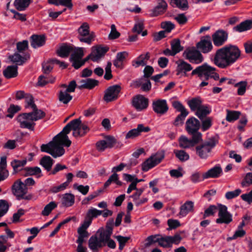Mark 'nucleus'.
<instances>
[{"label":"nucleus","instance_id":"f257e3e1","mask_svg":"<svg viewBox=\"0 0 252 252\" xmlns=\"http://www.w3.org/2000/svg\"><path fill=\"white\" fill-rule=\"evenodd\" d=\"M241 54V52L237 46L228 44L216 51L213 63L218 67L225 69L236 62Z\"/></svg>","mask_w":252,"mask_h":252},{"label":"nucleus","instance_id":"f03ea898","mask_svg":"<svg viewBox=\"0 0 252 252\" xmlns=\"http://www.w3.org/2000/svg\"><path fill=\"white\" fill-rule=\"evenodd\" d=\"M32 110L31 112L22 113L17 117V120L20 123L21 128L33 130L35 125L33 122L41 119L45 116V113L40 109H38L36 106Z\"/></svg>","mask_w":252,"mask_h":252},{"label":"nucleus","instance_id":"7ed1b4c3","mask_svg":"<svg viewBox=\"0 0 252 252\" xmlns=\"http://www.w3.org/2000/svg\"><path fill=\"white\" fill-rule=\"evenodd\" d=\"M41 151L47 153L54 158L63 155V129L54 136L52 141L41 146Z\"/></svg>","mask_w":252,"mask_h":252},{"label":"nucleus","instance_id":"20e7f679","mask_svg":"<svg viewBox=\"0 0 252 252\" xmlns=\"http://www.w3.org/2000/svg\"><path fill=\"white\" fill-rule=\"evenodd\" d=\"M216 68L204 63L202 65L197 66L192 71L191 75H197L198 77L201 80L204 79L208 80L209 78H213L215 80L219 79V75L216 72Z\"/></svg>","mask_w":252,"mask_h":252},{"label":"nucleus","instance_id":"39448f33","mask_svg":"<svg viewBox=\"0 0 252 252\" xmlns=\"http://www.w3.org/2000/svg\"><path fill=\"white\" fill-rule=\"evenodd\" d=\"M216 141L214 138L210 139L195 147L196 155L202 159H207L212 149L216 146Z\"/></svg>","mask_w":252,"mask_h":252},{"label":"nucleus","instance_id":"423d86ee","mask_svg":"<svg viewBox=\"0 0 252 252\" xmlns=\"http://www.w3.org/2000/svg\"><path fill=\"white\" fill-rule=\"evenodd\" d=\"M165 158V151L160 150L152 155L142 164V170L147 172L159 164Z\"/></svg>","mask_w":252,"mask_h":252},{"label":"nucleus","instance_id":"0eeeda50","mask_svg":"<svg viewBox=\"0 0 252 252\" xmlns=\"http://www.w3.org/2000/svg\"><path fill=\"white\" fill-rule=\"evenodd\" d=\"M183 56L192 63L199 64L204 60V57L201 52L194 47L187 48L184 51Z\"/></svg>","mask_w":252,"mask_h":252},{"label":"nucleus","instance_id":"6e6552de","mask_svg":"<svg viewBox=\"0 0 252 252\" xmlns=\"http://www.w3.org/2000/svg\"><path fill=\"white\" fill-rule=\"evenodd\" d=\"M89 29V24L86 22L83 23L78 28L79 35L78 38L80 42L91 44L94 40V32L90 33Z\"/></svg>","mask_w":252,"mask_h":252},{"label":"nucleus","instance_id":"1a4fd4ad","mask_svg":"<svg viewBox=\"0 0 252 252\" xmlns=\"http://www.w3.org/2000/svg\"><path fill=\"white\" fill-rule=\"evenodd\" d=\"M200 127V122L195 118L192 117L187 120L186 123V129L190 135L194 136L200 135V139H202V134L198 131Z\"/></svg>","mask_w":252,"mask_h":252},{"label":"nucleus","instance_id":"9d476101","mask_svg":"<svg viewBox=\"0 0 252 252\" xmlns=\"http://www.w3.org/2000/svg\"><path fill=\"white\" fill-rule=\"evenodd\" d=\"M218 217L216 222L218 224H228L232 221V215L228 212L227 207L224 205L218 204Z\"/></svg>","mask_w":252,"mask_h":252},{"label":"nucleus","instance_id":"9b49d317","mask_svg":"<svg viewBox=\"0 0 252 252\" xmlns=\"http://www.w3.org/2000/svg\"><path fill=\"white\" fill-rule=\"evenodd\" d=\"M182 240L180 234H176L173 236L160 235L159 246L164 248H170L173 244L178 245Z\"/></svg>","mask_w":252,"mask_h":252},{"label":"nucleus","instance_id":"f8f14e48","mask_svg":"<svg viewBox=\"0 0 252 252\" xmlns=\"http://www.w3.org/2000/svg\"><path fill=\"white\" fill-rule=\"evenodd\" d=\"M84 56V48L78 47L74 52L71 54L69 60L72 66L76 69H78L84 64L82 61V58Z\"/></svg>","mask_w":252,"mask_h":252},{"label":"nucleus","instance_id":"ddd939ff","mask_svg":"<svg viewBox=\"0 0 252 252\" xmlns=\"http://www.w3.org/2000/svg\"><path fill=\"white\" fill-rule=\"evenodd\" d=\"M196 48L201 53L207 54L212 51L213 46L211 36L209 35L203 36L196 44Z\"/></svg>","mask_w":252,"mask_h":252},{"label":"nucleus","instance_id":"4468645a","mask_svg":"<svg viewBox=\"0 0 252 252\" xmlns=\"http://www.w3.org/2000/svg\"><path fill=\"white\" fill-rule=\"evenodd\" d=\"M199 136L191 135V139H189L184 135H182L179 139V146L183 149H189L193 147L202 140Z\"/></svg>","mask_w":252,"mask_h":252},{"label":"nucleus","instance_id":"2eb2a0df","mask_svg":"<svg viewBox=\"0 0 252 252\" xmlns=\"http://www.w3.org/2000/svg\"><path fill=\"white\" fill-rule=\"evenodd\" d=\"M13 194L16 197L17 200H20L23 195L26 194L28 192V188L25 187L24 183L21 179L16 180L11 187Z\"/></svg>","mask_w":252,"mask_h":252},{"label":"nucleus","instance_id":"dca6fc26","mask_svg":"<svg viewBox=\"0 0 252 252\" xmlns=\"http://www.w3.org/2000/svg\"><path fill=\"white\" fill-rule=\"evenodd\" d=\"M121 90L119 85H115L108 87L105 92L103 99L108 102L117 99Z\"/></svg>","mask_w":252,"mask_h":252},{"label":"nucleus","instance_id":"f3484780","mask_svg":"<svg viewBox=\"0 0 252 252\" xmlns=\"http://www.w3.org/2000/svg\"><path fill=\"white\" fill-rule=\"evenodd\" d=\"M228 38V33L222 30L217 31L212 35V40L215 46L220 47L223 45Z\"/></svg>","mask_w":252,"mask_h":252},{"label":"nucleus","instance_id":"a211bd4d","mask_svg":"<svg viewBox=\"0 0 252 252\" xmlns=\"http://www.w3.org/2000/svg\"><path fill=\"white\" fill-rule=\"evenodd\" d=\"M153 111L157 114L163 115L168 110V106L165 99H158L152 103Z\"/></svg>","mask_w":252,"mask_h":252},{"label":"nucleus","instance_id":"6ab92c4d","mask_svg":"<svg viewBox=\"0 0 252 252\" xmlns=\"http://www.w3.org/2000/svg\"><path fill=\"white\" fill-rule=\"evenodd\" d=\"M132 103L137 111H141L147 108L149 100L142 95H137L133 98Z\"/></svg>","mask_w":252,"mask_h":252},{"label":"nucleus","instance_id":"aec40b11","mask_svg":"<svg viewBox=\"0 0 252 252\" xmlns=\"http://www.w3.org/2000/svg\"><path fill=\"white\" fill-rule=\"evenodd\" d=\"M151 130L149 126H145L143 124H138L136 128L129 130L126 135V138H133L140 135L141 132H148Z\"/></svg>","mask_w":252,"mask_h":252},{"label":"nucleus","instance_id":"412c9836","mask_svg":"<svg viewBox=\"0 0 252 252\" xmlns=\"http://www.w3.org/2000/svg\"><path fill=\"white\" fill-rule=\"evenodd\" d=\"M222 174V170L220 165H217L202 175L203 180L208 178H217Z\"/></svg>","mask_w":252,"mask_h":252},{"label":"nucleus","instance_id":"4be33fe9","mask_svg":"<svg viewBox=\"0 0 252 252\" xmlns=\"http://www.w3.org/2000/svg\"><path fill=\"white\" fill-rule=\"evenodd\" d=\"M45 42L46 38L43 34H32L30 37L31 45L34 49L43 46Z\"/></svg>","mask_w":252,"mask_h":252},{"label":"nucleus","instance_id":"5701e85b","mask_svg":"<svg viewBox=\"0 0 252 252\" xmlns=\"http://www.w3.org/2000/svg\"><path fill=\"white\" fill-rule=\"evenodd\" d=\"M167 4L164 0H159L158 5L153 8L150 13L151 17L157 16L162 14L166 10Z\"/></svg>","mask_w":252,"mask_h":252},{"label":"nucleus","instance_id":"b1692460","mask_svg":"<svg viewBox=\"0 0 252 252\" xmlns=\"http://www.w3.org/2000/svg\"><path fill=\"white\" fill-rule=\"evenodd\" d=\"M30 59V54L28 53H24L23 56L18 53H15L14 55L9 56V59L13 63H17L18 65H21L25 63L27 60Z\"/></svg>","mask_w":252,"mask_h":252},{"label":"nucleus","instance_id":"393cba45","mask_svg":"<svg viewBox=\"0 0 252 252\" xmlns=\"http://www.w3.org/2000/svg\"><path fill=\"white\" fill-rule=\"evenodd\" d=\"M98 81L96 80L88 78L86 79H83L79 82V85L77 88L80 90L83 89H87L91 90L97 86L98 84Z\"/></svg>","mask_w":252,"mask_h":252},{"label":"nucleus","instance_id":"a878e982","mask_svg":"<svg viewBox=\"0 0 252 252\" xmlns=\"http://www.w3.org/2000/svg\"><path fill=\"white\" fill-rule=\"evenodd\" d=\"M88 244L89 248L94 252H97L99 249L104 246L96 235L90 237Z\"/></svg>","mask_w":252,"mask_h":252},{"label":"nucleus","instance_id":"bb28decb","mask_svg":"<svg viewBox=\"0 0 252 252\" xmlns=\"http://www.w3.org/2000/svg\"><path fill=\"white\" fill-rule=\"evenodd\" d=\"M191 65L183 60H180L177 62V74L179 75L181 73H184V75H186L187 72L190 71L192 69Z\"/></svg>","mask_w":252,"mask_h":252},{"label":"nucleus","instance_id":"cd10ccee","mask_svg":"<svg viewBox=\"0 0 252 252\" xmlns=\"http://www.w3.org/2000/svg\"><path fill=\"white\" fill-rule=\"evenodd\" d=\"M194 203L192 201H187L180 208L179 215L180 217H185L189 213L193 212Z\"/></svg>","mask_w":252,"mask_h":252},{"label":"nucleus","instance_id":"c85d7f7f","mask_svg":"<svg viewBox=\"0 0 252 252\" xmlns=\"http://www.w3.org/2000/svg\"><path fill=\"white\" fill-rule=\"evenodd\" d=\"M150 54L147 52L145 54H141L135 60L132 61V64L135 67L140 66H145L147 63V61L150 59Z\"/></svg>","mask_w":252,"mask_h":252},{"label":"nucleus","instance_id":"c756f323","mask_svg":"<svg viewBox=\"0 0 252 252\" xmlns=\"http://www.w3.org/2000/svg\"><path fill=\"white\" fill-rule=\"evenodd\" d=\"M109 50L107 47L96 46L93 48L92 53L94 56L92 61L95 62L100 59L102 56H104L105 53Z\"/></svg>","mask_w":252,"mask_h":252},{"label":"nucleus","instance_id":"7c9ffc66","mask_svg":"<svg viewBox=\"0 0 252 252\" xmlns=\"http://www.w3.org/2000/svg\"><path fill=\"white\" fill-rule=\"evenodd\" d=\"M18 66L16 65L8 66L3 71V76L6 79L14 78L17 76Z\"/></svg>","mask_w":252,"mask_h":252},{"label":"nucleus","instance_id":"2f4dec72","mask_svg":"<svg viewBox=\"0 0 252 252\" xmlns=\"http://www.w3.org/2000/svg\"><path fill=\"white\" fill-rule=\"evenodd\" d=\"M252 28V20H247L240 24L234 27L233 29L234 31L239 32H242L251 30Z\"/></svg>","mask_w":252,"mask_h":252},{"label":"nucleus","instance_id":"473e14b6","mask_svg":"<svg viewBox=\"0 0 252 252\" xmlns=\"http://www.w3.org/2000/svg\"><path fill=\"white\" fill-rule=\"evenodd\" d=\"M32 2V0H15L13 4L18 11H23L26 10Z\"/></svg>","mask_w":252,"mask_h":252},{"label":"nucleus","instance_id":"72a5a7b5","mask_svg":"<svg viewBox=\"0 0 252 252\" xmlns=\"http://www.w3.org/2000/svg\"><path fill=\"white\" fill-rule=\"evenodd\" d=\"M27 160L26 159L23 160L14 159L11 162V165L12 167L14 173H17L22 170L26 164Z\"/></svg>","mask_w":252,"mask_h":252},{"label":"nucleus","instance_id":"f704fd0d","mask_svg":"<svg viewBox=\"0 0 252 252\" xmlns=\"http://www.w3.org/2000/svg\"><path fill=\"white\" fill-rule=\"evenodd\" d=\"M53 163V159L48 156H44L40 160V164L47 171L51 170Z\"/></svg>","mask_w":252,"mask_h":252},{"label":"nucleus","instance_id":"c9c22d12","mask_svg":"<svg viewBox=\"0 0 252 252\" xmlns=\"http://www.w3.org/2000/svg\"><path fill=\"white\" fill-rule=\"evenodd\" d=\"M24 170L25 171V173L24 174V176L37 175V177L39 178L42 176V175H40L41 170L37 166L33 167H26L24 168Z\"/></svg>","mask_w":252,"mask_h":252},{"label":"nucleus","instance_id":"e433bc0d","mask_svg":"<svg viewBox=\"0 0 252 252\" xmlns=\"http://www.w3.org/2000/svg\"><path fill=\"white\" fill-rule=\"evenodd\" d=\"M211 112L210 108L207 105H202L195 112V115L200 120H202L206 117Z\"/></svg>","mask_w":252,"mask_h":252},{"label":"nucleus","instance_id":"4c0bfd02","mask_svg":"<svg viewBox=\"0 0 252 252\" xmlns=\"http://www.w3.org/2000/svg\"><path fill=\"white\" fill-rule=\"evenodd\" d=\"M188 105L191 111H196L202 105V100L199 97L193 98L188 101Z\"/></svg>","mask_w":252,"mask_h":252},{"label":"nucleus","instance_id":"58836bf2","mask_svg":"<svg viewBox=\"0 0 252 252\" xmlns=\"http://www.w3.org/2000/svg\"><path fill=\"white\" fill-rule=\"evenodd\" d=\"M174 154L175 157L181 162L187 161L189 158V154L183 150H175Z\"/></svg>","mask_w":252,"mask_h":252},{"label":"nucleus","instance_id":"ea45409f","mask_svg":"<svg viewBox=\"0 0 252 252\" xmlns=\"http://www.w3.org/2000/svg\"><path fill=\"white\" fill-rule=\"evenodd\" d=\"M160 239V235L159 234H155L152 235L148 236L145 240V243L144 244L145 248H149L153 244H155L156 243H158L159 245Z\"/></svg>","mask_w":252,"mask_h":252},{"label":"nucleus","instance_id":"a19ab883","mask_svg":"<svg viewBox=\"0 0 252 252\" xmlns=\"http://www.w3.org/2000/svg\"><path fill=\"white\" fill-rule=\"evenodd\" d=\"M170 4L182 10H186L189 8L187 0H170Z\"/></svg>","mask_w":252,"mask_h":252},{"label":"nucleus","instance_id":"79ce46f5","mask_svg":"<svg viewBox=\"0 0 252 252\" xmlns=\"http://www.w3.org/2000/svg\"><path fill=\"white\" fill-rule=\"evenodd\" d=\"M240 115L239 111L227 110L226 120L229 122H234L239 119Z\"/></svg>","mask_w":252,"mask_h":252},{"label":"nucleus","instance_id":"37998d69","mask_svg":"<svg viewBox=\"0 0 252 252\" xmlns=\"http://www.w3.org/2000/svg\"><path fill=\"white\" fill-rule=\"evenodd\" d=\"M97 233H99L98 239L105 246L107 241L110 239L112 234L104 230V229H102L101 230H99Z\"/></svg>","mask_w":252,"mask_h":252},{"label":"nucleus","instance_id":"c03bdc74","mask_svg":"<svg viewBox=\"0 0 252 252\" xmlns=\"http://www.w3.org/2000/svg\"><path fill=\"white\" fill-rule=\"evenodd\" d=\"M89 130V127L86 125L81 123L78 130H77V131L73 132V135L75 137L78 136L82 137L84 136Z\"/></svg>","mask_w":252,"mask_h":252},{"label":"nucleus","instance_id":"a18cd8bd","mask_svg":"<svg viewBox=\"0 0 252 252\" xmlns=\"http://www.w3.org/2000/svg\"><path fill=\"white\" fill-rule=\"evenodd\" d=\"M57 204L54 201L50 202L49 203L47 204L44 208L43 210L41 212V215L44 216H48L52 211L57 207Z\"/></svg>","mask_w":252,"mask_h":252},{"label":"nucleus","instance_id":"49530a36","mask_svg":"<svg viewBox=\"0 0 252 252\" xmlns=\"http://www.w3.org/2000/svg\"><path fill=\"white\" fill-rule=\"evenodd\" d=\"M171 47L176 55L183 50V47L181 46L179 39H174L171 42Z\"/></svg>","mask_w":252,"mask_h":252},{"label":"nucleus","instance_id":"de8ad7c7","mask_svg":"<svg viewBox=\"0 0 252 252\" xmlns=\"http://www.w3.org/2000/svg\"><path fill=\"white\" fill-rule=\"evenodd\" d=\"M77 232L78 234V239L76 241V243L78 245H82L84 242V239L87 238L89 237V233L87 231L81 230V229H78Z\"/></svg>","mask_w":252,"mask_h":252},{"label":"nucleus","instance_id":"09e8293b","mask_svg":"<svg viewBox=\"0 0 252 252\" xmlns=\"http://www.w3.org/2000/svg\"><path fill=\"white\" fill-rule=\"evenodd\" d=\"M20 110V106L11 104L10 105L9 107L7 109V112L8 114L6 115V117L12 119L14 117L15 114L17 113Z\"/></svg>","mask_w":252,"mask_h":252},{"label":"nucleus","instance_id":"8fccbe9b","mask_svg":"<svg viewBox=\"0 0 252 252\" xmlns=\"http://www.w3.org/2000/svg\"><path fill=\"white\" fill-rule=\"evenodd\" d=\"M217 210H218V206L217 207L214 205H210L204 211L203 215V218L205 219L210 216H214Z\"/></svg>","mask_w":252,"mask_h":252},{"label":"nucleus","instance_id":"3c124183","mask_svg":"<svg viewBox=\"0 0 252 252\" xmlns=\"http://www.w3.org/2000/svg\"><path fill=\"white\" fill-rule=\"evenodd\" d=\"M137 162L135 160L131 162L128 164H125L124 163H121L119 165L115 166L112 168V172L116 173V172H119L123 170L125 167H131L132 166H135L137 164Z\"/></svg>","mask_w":252,"mask_h":252},{"label":"nucleus","instance_id":"603ef678","mask_svg":"<svg viewBox=\"0 0 252 252\" xmlns=\"http://www.w3.org/2000/svg\"><path fill=\"white\" fill-rule=\"evenodd\" d=\"M74 203V196L71 193L64 194V206L69 207Z\"/></svg>","mask_w":252,"mask_h":252},{"label":"nucleus","instance_id":"864d4df0","mask_svg":"<svg viewBox=\"0 0 252 252\" xmlns=\"http://www.w3.org/2000/svg\"><path fill=\"white\" fill-rule=\"evenodd\" d=\"M247 83L246 81H241L235 85V87H238L237 94L239 95H243L246 92Z\"/></svg>","mask_w":252,"mask_h":252},{"label":"nucleus","instance_id":"5fc2aeb1","mask_svg":"<svg viewBox=\"0 0 252 252\" xmlns=\"http://www.w3.org/2000/svg\"><path fill=\"white\" fill-rule=\"evenodd\" d=\"M29 47V42L27 40L22 41L18 42L16 43V48L18 52L22 53L26 50Z\"/></svg>","mask_w":252,"mask_h":252},{"label":"nucleus","instance_id":"6e6d98bb","mask_svg":"<svg viewBox=\"0 0 252 252\" xmlns=\"http://www.w3.org/2000/svg\"><path fill=\"white\" fill-rule=\"evenodd\" d=\"M77 48L72 44L64 43V58L67 57L70 53L74 52Z\"/></svg>","mask_w":252,"mask_h":252},{"label":"nucleus","instance_id":"4d7b16f0","mask_svg":"<svg viewBox=\"0 0 252 252\" xmlns=\"http://www.w3.org/2000/svg\"><path fill=\"white\" fill-rule=\"evenodd\" d=\"M102 213V211L98 210L95 208H92L88 211L87 214V218L91 219L92 220L93 218L97 217L98 216L101 215Z\"/></svg>","mask_w":252,"mask_h":252},{"label":"nucleus","instance_id":"13d9d810","mask_svg":"<svg viewBox=\"0 0 252 252\" xmlns=\"http://www.w3.org/2000/svg\"><path fill=\"white\" fill-rule=\"evenodd\" d=\"M161 28L164 30L165 32H170L175 28V25L170 21L162 22L160 24Z\"/></svg>","mask_w":252,"mask_h":252},{"label":"nucleus","instance_id":"bf43d9fd","mask_svg":"<svg viewBox=\"0 0 252 252\" xmlns=\"http://www.w3.org/2000/svg\"><path fill=\"white\" fill-rule=\"evenodd\" d=\"M123 176H124V179L126 182H131V181H133L136 184V185H137V184L138 183H140V182H143L144 181V179H138L135 175H132L126 174V173L124 174Z\"/></svg>","mask_w":252,"mask_h":252},{"label":"nucleus","instance_id":"052dcab7","mask_svg":"<svg viewBox=\"0 0 252 252\" xmlns=\"http://www.w3.org/2000/svg\"><path fill=\"white\" fill-rule=\"evenodd\" d=\"M188 114L189 113H182L178 115L173 122V125L176 126H179L180 125H182L185 118Z\"/></svg>","mask_w":252,"mask_h":252},{"label":"nucleus","instance_id":"680f3d73","mask_svg":"<svg viewBox=\"0 0 252 252\" xmlns=\"http://www.w3.org/2000/svg\"><path fill=\"white\" fill-rule=\"evenodd\" d=\"M241 191L242 190L239 189L233 191H228L225 193V197L227 199H231L239 196Z\"/></svg>","mask_w":252,"mask_h":252},{"label":"nucleus","instance_id":"e2e57ef3","mask_svg":"<svg viewBox=\"0 0 252 252\" xmlns=\"http://www.w3.org/2000/svg\"><path fill=\"white\" fill-rule=\"evenodd\" d=\"M201 128L203 131L208 130L212 126V119L210 117L206 118L204 120H201Z\"/></svg>","mask_w":252,"mask_h":252},{"label":"nucleus","instance_id":"0e129e2a","mask_svg":"<svg viewBox=\"0 0 252 252\" xmlns=\"http://www.w3.org/2000/svg\"><path fill=\"white\" fill-rule=\"evenodd\" d=\"M120 36V33L117 31L115 25H112L111 26V32L109 34V38L110 39H115L118 38Z\"/></svg>","mask_w":252,"mask_h":252},{"label":"nucleus","instance_id":"69168bd1","mask_svg":"<svg viewBox=\"0 0 252 252\" xmlns=\"http://www.w3.org/2000/svg\"><path fill=\"white\" fill-rule=\"evenodd\" d=\"M9 208V205L8 202L5 200H0V213L3 212V216H4L8 212Z\"/></svg>","mask_w":252,"mask_h":252},{"label":"nucleus","instance_id":"338daca9","mask_svg":"<svg viewBox=\"0 0 252 252\" xmlns=\"http://www.w3.org/2000/svg\"><path fill=\"white\" fill-rule=\"evenodd\" d=\"M173 107L181 113H189L182 104L178 101H174L172 103Z\"/></svg>","mask_w":252,"mask_h":252},{"label":"nucleus","instance_id":"774afa93","mask_svg":"<svg viewBox=\"0 0 252 252\" xmlns=\"http://www.w3.org/2000/svg\"><path fill=\"white\" fill-rule=\"evenodd\" d=\"M252 184V173H248L246 174L244 180L241 183L242 187H247Z\"/></svg>","mask_w":252,"mask_h":252}]
</instances>
